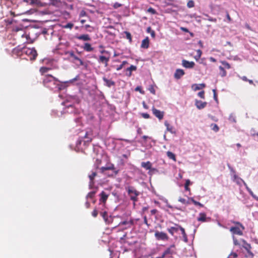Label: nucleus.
I'll list each match as a JSON object with an SVG mask.
<instances>
[{
	"label": "nucleus",
	"instance_id": "obj_30",
	"mask_svg": "<svg viewBox=\"0 0 258 258\" xmlns=\"http://www.w3.org/2000/svg\"><path fill=\"white\" fill-rule=\"evenodd\" d=\"M205 84H195L192 86V88L195 91H197L205 88Z\"/></svg>",
	"mask_w": 258,
	"mask_h": 258
},
{
	"label": "nucleus",
	"instance_id": "obj_50",
	"mask_svg": "<svg viewBox=\"0 0 258 258\" xmlns=\"http://www.w3.org/2000/svg\"><path fill=\"white\" fill-rule=\"evenodd\" d=\"M147 11V12L151 13V14L153 15L156 14L157 13L156 10L151 7L149 8Z\"/></svg>",
	"mask_w": 258,
	"mask_h": 258
},
{
	"label": "nucleus",
	"instance_id": "obj_9",
	"mask_svg": "<svg viewBox=\"0 0 258 258\" xmlns=\"http://www.w3.org/2000/svg\"><path fill=\"white\" fill-rule=\"evenodd\" d=\"M231 171L234 173L233 176V180L234 182H235L237 184L239 185L241 184V182H243L244 185L246 186V183L245 182V181L235 174V171L233 169H231Z\"/></svg>",
	"mask_w": 258,
	"mask_h": 258
},
{
	"label": "nucleus",
	"instance_id": "obj_45",
	"mask_svg": "<svg viewBox=\"0 0 258 258\" xmlns=\"http://www.w3.org/2000/svg\"><path fill=\"white\" fill-rule=\"evenodd\" d=\"M148 90L153 94L155 95L156 91L154 86L152 85L149 87Z\"/></svg>",
	"mask_w": 258,
	"mask_h": 258
},
{
	"label": "nucleus",
	"instance_id": "obj_6",
	"mask_svg": "<svg viewBox=\"0 0 258 258\" xmlns=\"http://www.w3.org/2000/svg\"><path fill=\"white\" fill-rule=\"evenodd\" d=\"M110 59L109 55H99L98 58V61L99 63H102L104 65L105 67L108 66V62Z\"/></svg>",
	"mask_w": 258,
	"mask_h": 258
},
{
	"label": "nucleus",
	"instance_id": "obj_46",
	"mask_svg": "<svg viewBox=\"0 0 258 258\" xmlns=\"http://www.w3.org/2000/svg\"><path fill=\"white\" fill-rule=\"evenodd\" d=\"M221 62L227 69H229L231 68L230 64L228 62L226 61H221Z\"/></svg>",
	"mask_w": 258,
	"mask_h": 258
},
{
	"label": "nucleus",
	"instance_id": "obj_56",
	"mask_svg": "<svg viewBox=\"0 0 258 258\" xmlns=\"http://www.w3.org/2000/svg\"><path fill=\"white\" fill-rule=\"evenodd\" d=\"M233 243L235 245H239V242L236 238H235L234 236H233Z\"/></svg>",
	"mask_w": 258,
	"mask_h": 258
},
{
	"label": "nucleus",
	"instance_id": "obj_42",
	"mask_svg": "<svg viewBox=\"0 0 258 258\" xmlns=\"http://www.w3.org/2000/svg\"><path fill=\"white\" fill-rule=\"evenodd\" d=\"M190 183V181L189 179L186 180L185 185H184V188H185V190H187V191L190 190V188L188 187Z\"/></svg>",
	"mask_w": 258,
	"mask_h": 258
},
{
	"label": "nucleus",
	"instance_id": "obj_31",
	"mask_svg": "<svg viewBox=\"0 0 258 258\" xmlns=\"http://www.w3.org/2000/svg\"><path fill=\"white\" fill-rule=\"evenodd\" d=\"M167 157L170 159L173 160L174 161H176V156L174 154L170 151H167L166 153Z\"/></svg>",
	"mask_w": 258,
	"mask_h": 258
},
{
	"label": "nucleus",
	"instance_id": "obj_43",
	"mask_svg": "<svg viewBox=\"0 0 258 258\" xmlns=\"http://www.w3.org/2000/svg\"><path fill=\"white\" fill-rule=\"evenodd\" d=\"M246 189H247V190L249 191V194L251 195V196L256 201H258V197H256L255 195H254V194L253 193V192L248 187L247 185H246V186H245Z\"/></svg>",
	"mask_w": 258,
	"mask_h": 258
},
{
	"label": "nucleus",
	"instance_id": "obj_1",
	"mask_svg": "<svg viewBox=\"0 0 258 258\" xmlns=\"http://www.w3.org/2000/svg\"><path fill=\"white\" fill-rule=\"evenodd\" d=\"M59 82L60 81L57 78L51 75H45L42 81L43 84L45 87L51 90L57 88L60 89L58 87Z\"/></svg>",
	"mask_w": 258,
	"mask_h": 258
},
{
	"label": "nucleus",
	"instance_id": "obj_39",
	"mask_svg": "<svg viewBox=\"0 0 258 258\" xmlns=\"http://www.w3.org/2000/svg\"><path fill=\"white\" fill-rule=\"evenodd\" d=\"M124 34H125L126 38L129 40V42L131 43L132 42V38L131 34L127 31H125Z\"/></svg>",
	"mask_w": 258,
	"mask_h": 258
},
{
	"label": "nucleus",
	"instance_id": "obj_24",
	"mask_svg": "<svg viewBox=\"0 0 258 258\" xmlns=\"http://www.w3.org/2000/svg\"><path fill=\"white\" fill-rule=\"evenodd\" d=\"M108 170H112L115 175H117L119 172V170H116L114 165L112 163H109L107 166Z\"/></svg>",
	"mask_w": 258,
	"mask_h": 258
},
{
	"label": "nucleus",
	"instance_id": "obj_13",
	"mask_svg": "<svg viewBox=\"0 0 258 258\" xmlns=\"http://www.w3.org/2000/svg\"><path fill=\"white\" fill-rule=\"evenodd\" d=\"M175 226L170 227V228H167V231L171 235H173L174 232H177L179 230V226L180 225L174 224Z\"/></svg>",
	"mask_w": 258,
	"mask_h": 258
},
{
	"label": "nucleus",
	"instance_id": "obj_17",
	"mask_svg": "<svg viewBox=\"0 0 258 258\" xmlns=\"http://www.w3.org/2000/svg\"><path fill=\"white\" fill-rule=\"evenodd\" d=\"M134 224L133 219H131L130 221H124L119 223V225H127L125 229L131 228Z\"/></svg>",
	"mask_w": 258,
	"mask_h": 258
},
{
	"label": "nucleus",
	"instance_id": "obj_27",
	"mask_svg": "<svg viewBox=\"0 0 258 258\" xmlns=\"http://www.w3.org/2000/svg\"><path fill=\"white\" fill-rule=\"evenodd\" d=\"M66 54H68L69 56L73 59V60H77L79 59V57H78L74 53L73 51H69Z\"/></svg>",
	"mask_w": 258,
	"mask_h": 258
},
{
	"label": "nucleus",
	"instance_id": "obj_58",
	"mask_svg": "<svg viewBox=\"0 0 258 258\" xmlns=\"http://www.w3.org/2000/svg\"><path fill=\"white\" fill-rule=\"evenodd\" d=\"M213 93H214V100L216 101L217 102L218 101V97H217V95L216 94V90L215 89H213Z\"/></svg>",
	"mask_w": 258,
	"mask_h": 258
},
{
	"label": "nucleus",
	"instance_id": "obj_62",
	"mask_svg": "<svg viewBox=\"0 0 258 258\" xmlns=\"http://www.w3.org/2000/svg\"><path fill=\"white\" fill-rule=\"evenodd\" d=\"M135 90L136 91H140L141 93H143L144 92H142V89H141V87H140V86H138L135 89Z\"/></svg>",
	"mask_w": 258,
	"mask_h": 258
},
{
	"label": "nucleus",
	"instance_id": "obj_35",
	"mask_svg": "<svg viewBox=\"0 0 258 258\" xmlns=\"http://www.w3.org/2000/svg\"><path fill=\"white\" fill-rule=\"evenodd\" d=\"M189 200L190 201H191V202L196 206H200V207H204V205L201 204V203L199 202H197L196 201H195L194 198H190L189 199Z\"/></svg>",
	"mask_w": 258,
	"mask_h": 258
},
{
	"label": "nucleus",
	"instance_id": "obj_18",
	"mask_svg": "<svg viewBox=\"0 0 258 258\" xmlns=\"http://www.w3.org/2000/svg\"><path fill=\"white\" fill-rule=\"evenodd\" d=\"M76 38H77L78 40H83L85 41H90L91 40V37H90L89 34H82L79 36H76Z\"/></svg>",
	"mask_w": 258,
	"mask_h": 258
},
{
	"label": "nucleus",
	"instance_id": "obj_11",
	"mask_svg": "<svg viewBox=\"0 0 258 258\" xmlns=\"http://www.w3.org/2000/svg\"><path fill=\"white\" fill-rule=\"evenodd\" d=\"M23 50V47H21L19 45L13 49L12 53L17 56H23V53L22 52Z\"/></svg>",
	"mask_w": 258,
	"mask_h": 258
},
{
	"label": "nucleus",
	"instance_id": "obj_47",
	"mask_svg": "<svg viewBox=\"0 0 258 258\" xmlns=\"http://www.w3.org/2000/svg\"><path fill=\"white\" fill-rule=\"evenodd\" d=\"M100 215L102 216L104 220L106 221L107 220L108 214L107 212H103L100 213Z\"/></svg>",
	"mask_w": 258,
	"mask_h": 258
},
{
	"label": "nucleus",
	"instance_id": "obj_32",
	"mask_svg": "<svg viewBox=\"0 0 258 258\" xmlns=\"http://www.w3.org/2000/svg\"><path fill=\"white\" fill-rule=\"evenodd\" d=\"M164 124H165V126L166 127L167 131H168L171 133H172L173 127L172 125H171L169 123V122L167 120L165 121Z\"/></svg>",
	"mask_w": 258,
	"mask_h": 258
},
{
	"label": "nucleus",
	"instance_id": "obj_19",
	"mask_svg": "<svg viewBox=\"0 0 258 258\" xmlns=\"http://www.w3.org/2000/svg\"><path fill=\"white\" fill-rule=\"evenodd\" d=\"M137 70V67L135 66L131 65L130 67L127 68L126 70V75L127 77H131L132 75V71H136Z\"/></svg>",
	"mask_w": 258,
	"mask_h": 258
},
{
	"label": "nucleus",
	"instance_id": "obj_57",
	"mask_svg": "<svg viewBox=\"0 0 258 258\" xmlns=\"http://www.w3.org/2000/svg\"><path fill=\"white\" fill-rule=\"evenodd\" d=\"M86 15H87L86 12L84 10H82V11L80 12V13L79 16H80V17H82L86 16Z\"/></svg>",
	"mask_w": 258,
	"mask_h": 258
},
{
	"label": "nucleus",
	"instance_id": "obj_61",
	"mask_svg": "<svg viewBox=\"0 0 258 258\" xmlns=\"http://www.w3.org/2000/svg\"><path fill=\"white\" fill-rule=\"evenodd\" d=\"M157 210L156 209H153L151 211V215H153L156 214L157 213Z\"/></svg>",
	"mask_w": 258,
	"mask_h": 258
},
{
	"label": "nucleus",
	"instance_id": "obj_8",
	"mask_svg": "<svg viewBox=\"0 0 258 258\" xmlns=\"http://www.w3.org/2000/svg\"><path fill=\"white\" fill-rule=\"evenodd\" d=\"M242 241L243 243V247L244 248L246 249L248 255L250 256L251 257H253L254 255L253 253L251 251L250 249L251 248V245L250 244L248 243L245 240L242 239Z\"/></svg>",
	"mask_w": 258,
	"mask_h": 258
},
{
	"label": "nucleus",
	"instance_id": "obj_34",
	"mask_svg": "<svg viewBox=\"0 0 258 258\" xmlns=\"http://www.w3.org/2000/svg\"><path fill=\"white\" fill-rule=\"evenodd\" d=\"M219 69L220 70V75H221V76L222 77H225L226 76V75H227V72L225 71V70L224 69V68L223 67H222V66H220L219 67Z\"/></svg>",
	"mask_w": 258,
	"mask_h": 258
},
{
	"label": "nucleus",
	"instance_id": "obj_33",
	"mask_svg": "<svg viewBox=\"0 0 258 258\" xmlns=\"http://www.w3.org/2000/svg\"><path fill=\"white\" fill-rule=\"evenodd\" d=\"M96 175L97 173L96 172H92V173L89 175V178L90 179L91 183H94L93 180Z\"/></svg>",
	"mask_w": 258,
	"mask_h": 258
},
{
	"label": "nucleus",
	"instance_id": "obj_48",
	"mask_svg": "<svg viewBox=\"0 0 258 258\" xmlns=\"http://www.w3.org/2000/svg\"><path fill=\"white\" fill-rule=\"evenodd\" d=\"M127 63V62L126 60L123 61L122 62V63L117 68L116 70L119 71V70H121L123 68V67H124V66Z\"/></svg>",
	"mask_w": 258,
	"mask_h": 258
},
{
	"label": "nucleus",
	"instance_id": "obj_25",
	"mask_svg": "<svg viewBox=\"0 0 258 258\" xmlns=\"http://www.w3.org/2000/svg\"><path fill=\"white\" fill-rule=\"evenodd\" d=\"M174 247V245L173 244V245H171L169 247L167 248L162 253V255H163V256L165 257L166 256V255H167V254H172L173 251L171 249V248Z\"/></svg>",
	"mask_w": 258,
	"mask_h": 258
},
{
	"label": "nucleus",
	"instance_id": "obj_23",
	"mask_svg": "<svg viewBox=\"0 0 258 258\" xmlns=\"http://www.w3.org/2000/svg\"><path fill=\"white\" fill-rule=\"evenodd\" d=\"M141 166L146 170H151L152 168V163L150 161L141 163Z\"/></svg>",
	"mask_w": 258,
	"mask_h": 258
},
{
	"label": "nucleus",
	"instance_id": "obj_2",
	"mask_svg": "<svg viewBox=\"0 0 258 258\" xmlns=\"http://www.w3.org/2000/svg\"><path fill=\"white\" fill-rule=\"evenodd\" d=\"M125 189L130 198V200L134 202V205H135L136 202L138 201V197L140 195V192L133 186H126Z\"/></svg>",
	"mask_w": 258,
	"mask_h": 258
},
{
	"label": "nucleus",
	"instance_id": "obj_55",
	"mask_svg": "<svg viewBox=\"0 0 258 258\" xmlns=\"http://www.w3.org/2000/svg\"><path fill=\"white\" fill-rule=\"evenodd\" d=\"M98 211L96 209H95L93 212H92V216H93L94 217H96L98 215Z\"/></svg>",
	"mask_w": 258,
	"mask_h": 258
},
{
	"label": "nucleus",
	"instance_id": "obj_44",
	"mask_svg": "<svg viewBox=\"0 0 258 258\" xmlns=\"http://www.w3.org/2000/svg\"><path fill=\"white\" fill-rule=\"evenodd\" d=\"M202 54V51L200 49H198L197 50V55L195 56V58L196 60H198L201 56Z\"/></svg>",
	"mask_w": 258,
	"mask_h": 258
},
{
	"label": "nucleus",
	"instance_id": "obj_41",
	"mask_svg": "<svg viewBox=\"0 0 258 258\" xmlns=\"http://www.w3.org/2000/svg\"><path fill=\"white\" fill-rule=\"evenodd\" d=\"M178 201L180 203L185 204V205H188L190 204L189 201H186L185 199L180 197L178 199Z\"/></svg>",
	"mask_w": 258,
	"mask_h": 258
},
{
	"label": "nucleus",
	"instance_id": "obj_22",
	"mask_svg": "<svg viewBox=\"0 0 258 258\" xmlns=\"http://www.w3.org/2000/svg\"><path fill=\"white\" fill-rule=\"evenodd\" d=\"M103 80L105 82V85L108 87H111V86L115 85V82L111 80H108L105 77L103 78Z\"/></svg>",
	"mask_w": 258,
	"mask_h": 258
},
{
	"label": "nucleus",
	"instance_id": "obj_38",
	"mask_svg": "<svg viewBox=\"0 0 258 258\" xmlns=\"http://www.w3.org/2000/svg\"><path fill=\"white\" fill-rule=\"evenodd\" d=\"M50 69L49 68L43 67L40 68V72L42 75H43L44 74L47 73L49 70H50Z\"/></svg>",
	"mask_w": 258,
	"mask_h": 258
},
{
	"label": "nucleus",
	"instance_id": "obj_37",
	"mask_svg": "<svg viewBox=\"0 0 258 258\" xmlns=\"http://www.w3.org/2000/svg\"><path fill=\"white\" fill-rule=\"evenodd\" d=\"M211 129L215 132H218L219 131V127L215 123H212L210 125Z\"/></svg>",
	"mask_w": 258,
	"mask_h": 258
},
{
	"label": "nucleus",
	"instance_id": "obj_54",
	"mask_svg": "<svg viewBox=\"0 0 258 258\" xmlns=\"http://www.w3.org/2000/svg\"><path fill=\"white\" fill-rule=\"evenodd\" d=\"M141 115L143 118L146 119L149 118L150 117V115L147 113H142Z\"/></svg>",
	"mask_w": 258,
	"mask_h": 258
},
{
	"label": "nucleus",
	"instance_id": "obj_21",
	"mask_svg": "<svg viewBox=\"0 0 258 258\" xmlns=\"http://www.w3.org/2000/svg\"><path fill=\"white\" fill-rule=\"evenodd\" d=\"M149 46V39L148 37L143 39L142 41L141 47L143 48H148Z\"/></svg>",
	"mask_w": 258,
	"mask_h": 258
},
{
	"label": "nucleus",
	"instance_id": "obj_5",
	"mask_svg": "<svg viewBox=\"0 0 258 258\" xmlns=\"http://www.w3.org/2000/svg\"><path fill=\"white\" fill-rule=\"evenodd\" d=\"M155 237L158 240L165 241L169 239V237L166 233L164 232H159L158 231H156L155 232Z\"/></svg>",
	"mask_w": 258,
	"mask_h": 258
},
{
	"label": "nucleus",
	"instance_id": "obj_26",
	"mask_svg": "<svg viewBox=\"0 0 258 258\" xmlns=\"http://www.w3.org/2000/svg\"><path fill=\"white\" fill-rule=\"evenodd\" d=\"M179 230L181 232V234L182 235L184 241L185 242H187V241H188V239H187V235H186V234L185 233L184 229L182 227H181V226H179Z\"/></svg>",
	"mask_w": 258,
	"mask_h": 258
},
{
	"label": "nucleus",
	"instance_id": "obj_53",
	"mask_svg": "<svg viewBox=\"0 0 258 258\" xmlns=\"http://www.w3.org/2000/svg\"><path fill=\"white\" fill-rule=\"evenodd\" d=\"M237 257V254L235 252H231L228 256L227 258H236Z\"/></svg>",
	"mask_w": 258,
	"mask_h": 258
},
{
	"label": "nucleus",
	"instance_id": "obj_64",
	"mask_svg": "<svg viewBox=\"0 0 258 258\" xmlns=\"http://www.w3.org/2000/svg\"><path fill=\"white\" fill-rule=\"evenodd\" d=\"M240 79H241L242 80H243V81H245V82H247V81H248V79L246 78V77H245V76L241 77H240Z\"/></svg>",
	"mask_w": 258,
	"mask_h": 258
},
{
	"label": "nucleus",
	"instance_id": "obj_16",
	"mask_svg": "<svg viewBox=\"0 0 258 258\" xmlns=\"http://www.w3.org/2000/svg\"><path fill=\"white\" fill-rule=\"evenodd\" d=\"M185 73L184 71L180 69L176 70L174 74V77L176 79H179L182 76L184 75Z\"/></svg>",
	"mask_w": 258,
	"mask_h": 258
},
{
	"label": "nucleus",
	"instance_id": "obj_3",
	"mask_svg": "<svg viewBox=\"0 0 258 258\" xmlns=\"http://www.w3.org/2000/svg\"><path fill=\"white\" fill-rule=\"evenodd\" d=\"M233 223L236 225L235 226H232L230 228V231L233 234L239 236L243 235V231L244 230V226L239 222L233 221Z\"/></svg>",
	"mask_w": 258,
	"mask_h": 258
},
{
	"label": "nucleus",
	"instance_id": "obj_15",
	"mask_svg": "<svg viewBox=\"0 0 258 258\" xmlns=\"http://www.w3.org/2000/svg\"><path fill=\"white\" fill-rule=\"evenodd\" d=\"M207 104L206 102H203L201 100H196L195 105L199 109H202L204 108Z\"/></svg>",
	"mask_w": 258,
	"mask_h": 258
},
{
	"label": "nucleus",
	"instance_id": "obj_52",
	"mask_svg": "<svg viewBox=\"0 0 258 258\" xmlns=\"http://www.w3.org/2000/svg\"><path fill=\"white\" fill-rule=\"evenodd\" d=\"M198 95L200 98H201L202 99L205 98V91H204L203 90V91L199 92L198 93Z\"/></svg>",
	"mask_w": 258,
	"mask_h": 258
},
{
	"label": "nucleus",
	"instance_id": "obj_36",
	"mask_svg": "<svg viewBox=\"0 0 258 258\" xmlns=\"http://www.w3.org/2000/svg\"><path fill=\"white\" fill-rule=\"evenodd\" d=\"M147 32L148 33L151 34V36L153 38H155V32L154 30H153L151 27H148L147 29Z\"/></svg>",
	"mask_w": 258,
	"mask_h": 258
},
{
	"label": "nucleus",
	"instance_id": "obj_29",
	"mask_svg": "<svg viewBox=\"0 0 258 258\" xmlns=\"http://www.w3.org/2000/svg\"><path fill=\"white\" fill-rule=\"evenodd\" d=\"M84 138L86 139L84 141V144H88L92 141V137L89 136V134L87 132L84 136Z\"/></svg>",
	"mask_w": 258,
	"mask_h": 258
},
{
	"label": "nucleus",
	"instance_id": "obj_40",
	"mask_svg": "<svg viewBox=\"0 0 258 258\" xmlns=\"http://www.w3.org/2000/svg\"><path fill=\"white\" fill-rule=\"evenodd\" d=\"M74 26V24L72 23H68L66 25H63L62 28L64 29H72Z\"/></svg>",
	"mask_w": 258,
	"mask_h": 258
},
{
	"label": "nucleus",
	"instance_id": "obj_60",
	"mask_svg": "<svg viewBox=\"0 0 258 258\" xmlns=\"http://www.w3.org/2000/svg\"><path fill=\"white\" fill-rule=\"evenodd\" d=\"M107 168H108L107 167V166H106V167H101L100 168V171L102 173H103V172H104L105 171L108 170V169Z\"/></svg>",
	"mask_w": 258,
	"mask_h": 258
},
{
	"label": "nucleus",
	"instance_id": "obj_51",
	"mask_svg": "<svg viewBox=\"0 0 258 258\" xmlns=\"http://www.w3.org/2000/svg\"><path fill=\"white\" fill-rule=\"evenodd\" d=\"M95 191H91L87 196V198L93 199L95 196Z\"/></svg>",
	"mask_w": 258,
	"mask_h": 258
},
{
	"label": "nucleus",
	"instance_id": "obj_59",
	"mask_svg": "<svg viewBox=\"0 0 258 258\" xmlns=\"http://www.w3.org/2000/svg\"><path fill=\"white\" fill-rule=\"evenodd\" d=\"M143 219H144V223L145 224H146V225L148 226V227H149L150 224H148V220H147V217H146V216H145L144 217Z\"/></svg>",
	"mask_w": 258,
	"mask_h": 258
},
{
	"label": "nucleus",
	"instance_id": "obj_12",
	"mask_svg": "<svg viewBox=\"0 0 258 258\" xmlns=\"http://www.w3.org/2000/svg\"><path fill=\"white\" fill-rule=\"evenodd\" d=\"M210 220V218H207L206 213H200L199 217L197 218V220L201 222H208Z\"/></svg>",
	"mask_w": 258,
	"mask_h": 258
},
{
	"label": "nucleus",
	"instance_id": "obj_14",
	"mask_svg": "<svg viewBox=\"0 0 258 258\" xmlns=\"http://www.w3.org/2000/svg\"><path fill=\"white\" fill-rule=\"evenodd\" d=\"M100 199L99 200L100 204L103 203L104 205L108 198V195L106 194L104 191H102L100 194Z\"/></svg>",
	"mask_w": 258,
	"mask_h": 258
},
{
	"label": "nucleus",
	"instance_id": "obj_28",
	"mask_svg": "<svg viewBox=\"0 0 258 258\" xmlns=\"http://www.w3.org/2000/svg\"><path fill=\"white\" fill-rule=\"evenodd\" d=\"M30 5L36 6H42L43 5L40 0H29Z\"/></svg>",
	"mask_w": 258,
	"mask_h": 258
},
{
	"label": "nucleus",
	"instance_id": "obj_10",
	"mask_svg": "<svg viewBox=\"0 0 258 258\" xmlns=\"http://www.w3.org/2000/svg\"><path fill=\"white\" fill-rule=\"evenodd\" d=\"M182 65L186 69H191L194 67L195 63L194 61H189L185 59H183L182 60Z\"/></svg>",
	"mask_w": 258,
	"mask_h": 258
},
{
	"label": "nucleus",
	"instance_id": "obj_63",
	"mask_svg": "<svg viewBox=\"0 0 258 258\" xmlns=\"http://www.w3.org/2000/svg\"><path fill=\"white\" fill-rule=\"evenodd\" d=\"M80 63V65L83 66L84 64V61L79 57V59L77 60Z\"/></svg>",
	"mask_w": 258,
	"mask_h": 258
},
{
	"label": "nucleus",
	"instance_id": "obj_49",
	"mask_svg": "<svg viewBox=\"0 0 258 258\" xmlns=\"http://www.w3.org/2000/svg\"><path fill=\"white\" fill-rule=\"evenodd\" d=\"M187 7L188 8H191L194 7V6H195V3H194V2L193 1H192V0L189 1L187 2Z\"/></svg>",
	"mask_w": 258,
	"mask_h": 258
},
{
	"label": "nucleus",
	"instance_id": "obj_20",
	"mask_svg": "<svg viewBox=\"0 0 258 258\" xmlns=\"http://www.w3.org/2000/svg\"><path fill=\"white\" fill-rule=\"evenodd\" d=\"M82 48L87 52H91L94 50V48L92 46L91 44L89 43H85Z\"/></svg>",
	"mask_w": 258,
	"mask_h": 258
},
{
	"label": "nucleus",
	"instance_id": "obj_7",
	"mask_svg": "<svg viewBox=\"0 0 258 258\" xmlns=\"http://www.w3.org/2000/svg\"><path fill=\"white\" fill-rule=\"evenodd\" d=\"M153 114L157 117L159 120L163 119L164 115V112L161 111L157 109L154 107H153L152 109Z\"/></svg>",
	"mask_w": 258,
	"mask_h": 258
},
{
	"label": "nucleus",
	"instance_id": "obj_4",
	"mask_svg": "<svg viewBox=\"0 0 258 258\" xmlns=\"http://www.w3.org/2000/svg\"><path fill=\"white\" fill-rule=\"evenodd\" d=\"M22 52L23 53V55H26L27 56L30 60H35L38 55L37 51L34 48L23 47Z\"/></svg>",
	"mask_w": 258,
	"mask_h": 258
}]
</instances>
